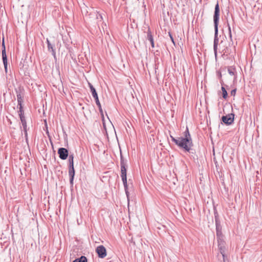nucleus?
I'll return each instance as SVG.
<instances>
[{
    "instance_id": "obj_15",
    "label": "nucleus",
    "mask_w": 262,
    "mask_h": 262,
    "mask_svg": "<svg viewBox=\"0 0 262 262\" xmlns=\"http://www.w3.org/2000/svg\"><path fill=\"white\" fill-rule=\"evenodd\" d=\"M89 86L90 87L91 92L94 98L96 99L98 98V94L96 92L95 88L93 86V85L91 83H89Z\"/></svg>"
},
{
    "instance_id": "obj_28",
    "label": "nucleus",
    "mask_w": 262,
    "mask_h": 262,
    "mask_svg": "<svg viewBox=\"0 0 262 262\" xmlns=\"http://www.w3.org/2000/svg\"><path fill=\"white\" fill-rule=\"evenodd\" d=\"M50 142H51V145H52V147H53V144L52 140H51V139L50 138Z\"/></svg>"
},
{
    "instance_id": "obj_9",
    "label": "nucleus",
    "mask_w": 262,
    "mask_h": 262,
    "mask_svg": "<svg viewBox=\"0 0 262 262\" xmlns=\"http://www.w3.org/2000/svg\"><path fill=\"white\" fill-rule=\"evenodd\" d=\"M75 171L73 166H69V176L70 177V183L72 186L75 176Z\"/></svg>"
},
{
    "instance_id": "obj_31",
    "label": "nucleus",
    "mask_w": 262,
    "mask_h": 262,
    "mask_svg": "<svg viewBox=\"0 0 262 262\" xmlns=\"http://www.w3.org/2000/svg\"><path fill=\"white\" fill-rule=\"evenodd\" d=\"M219 76H220V77H221V76H222V75H221V73H220Z\"/></svg>"
},
{
    "instance_id": "obj_25",
    "label": "nucleus",
    "mask_w": 262,
    "mask_h": 262,
    "mask_svg": "<svg viewBox=\"0 0 262 262\" xmlns=\"http://www.w3.org/2000/svg\"><path fill=\"white\" fill-rule=\"evenodd\" d=\"M236 92V89H234L231 91L230 94L231 96H234Z\"/></svg>"
},
{
    "instance_id": "obj_1",
    "label": "nucleus",
    "mask_w": 262,
    "mask_h": 262,
    "mask_svg": "<svg viewBox=\"0 0 262 262\" xmlns=\"http://www.w3.org/2000/svg\"><path fill=\"white\" fill-rule=\"evenodd\" d=\"M170 137L172 142L185 151H190L191 147L193 146L192 140L187 127L183 133V137H178L176 139L170 135Z\"/></svg>"
},
{
    "instance_id": "obj_21",
    "label": "nucleus",
    "mask_w": 262,
    "mask_h": 262,
    "mask_svg": "<svg viewBox=\"0 0 262 262\" xmlns=\"http://www.w3.org/2000/svg\"><path fill=\"white\" fill-rule=\"evenodd\" d=\"M222 91V94H223V97L224 99H226L228 96V93L225 89V88L224 86H222L221 88Z\"/></svg>"
},
{
    "instance_id": "obj_10",
    "label": "nucleus",
    "mask_w": 262,
    "mask_h": 262,
    "mask_svg": "<svg viewBox=\"0 0 262 262\" xmlns=\"http://www.w3.org/2000/svg\"><path fill=\"white\" fill-rule=\"evenodd\" d=\"M23 102L17 103H18L17 108H18V115H19L20 121L26 119L25 116L24 115V111L23 109Z\"/></svg>"
},
{
    "instance_id": "obj_23",
    "label": "nucleus",
    "mask_w": 262,
    "mask_h": 262,
    "mask_svg": "<svg viewBox=\"0 0 262 262\" xmlns=\"http://www.w3.org/2000/svg\"><path fill=\"white\" fill-rule=\"evenodd\" d=\"M95 102H96V103L97 105L99 107V110L101 114H102L103 112H102V108H101V104H100V101L99 100V98H97L96 99H95Z\"/></svg>"
},
{
    "instance_id": "obj_2",
    "label": "nucleus",
    "mask_w": 262,
    "mask_h": 262,
    "mask_svg": "<svg viewBox=\"0 0 262 262\" xmlns=\"http://www.w3.org/2000/svg\"><path fill=\"white\" fill-rule=\"evenodd\" d=\"M220 9L218 2L215 6L214 12L213 14V23L214 27V37L213 41V51L215 57L217 56V46L219 41L218 38V26L219 23Z\"/></svg>"
},
{
    "instance_id": "obj_6",
    "label": "nucleus",
    "mask_w": 262,
    "mask_h": 262,
    "mask_svg": "<svg viewBox=\"0 0 262 262\" xmlns=\"http://www.w3.org/2000/svg\"><path fill=\"white\" fill-rule=\"evenodd\" d=\"M96 252L99 258H103L106 256V250L103 245H100L96 248Z\"/></svg>"
},
{
    "instance_id": "obj_7",
    "label": "nucleus",
    "mask_w": 262,
    "mask_h": 262,
    "mask_svg": "<svg viewBox=\"0 0 262 262\" xmlns=\"http://www.w3.org/2000/svg\"><path fill=\"white\" fill-rule=\"evenodd\" d=\"M58 154L59 155L60 159L64 160L67 159L69 156V151L66 148L60 147L58 149Z\"/></svg>"
},
{
    "instance_id": "obj_12",
    "label": "nucleus",
    "mask_w": 262,
    "mask_h": 262,
    "mask_svg": "<svg viewBox=\"0 0 262 262\" xmlns=\"http://www.w3.org/2000/svg\"><path fill=\"white\" fill-rule=\"evenodd\" d=\"M47 43L48 46V50L49 52L52 53V55L54 56V58L56 59V52L55 49H54V46H53L48 39H47Z\"/></svg>"
},
{
    "instance_id": "obj_22",
    "label": "nucleus",
    "mask_w": 262,
    "mask_h": 262,
    "mask_svg": "<svg viewBox=\"0 0 262 262\" xmlns=\"http://www.w3.org/2000/svg\"><path fill=\"white\" fill-rule=\"evenodd\" d=\"M214 219H215V222L216 223H220V221L219 217V214L216 211V210H214Z\"/></svg>"
},
{
    "instance_id": "obj_30",
    "label": "nucleus",
    "mask_w": 262,
    "mask_h": 262,
    "mask_svg": "<svg viewBox=\"0 0 262 262\" xmlns=\"http://www.w3.org/2000/svg\"><path fill=\"white\" fill-rule=\"evenodd\" d=\"M221 83L222 85L223 86L224 83L222 80L221 81Z\"/></svg>"
},
{
    "instance_id": "obj_5",
    "label": "nucleus",
    "mask_w": 262,
    "mask_h": 262,
    "mask_svg": "<svg viewBox=\"0 0 262 262\" xmlns=\"http://www.w3.org/2000/svg\"><path fill=\"white\" fill-rule=\"evenodd\" d=\"M24 89L21 86H19L15 89L17 103L24 102Z\"/></svg>"
},
{
    "instance_id": "obj_13",
    "label": "nucleus",
    "mask_w": 262,
    "mask_h": 262,
    "mask_svg": "<svg viewBox=\"0 0 262 262\" xmlns=\"http://www.w3.org/2000/svg\"><path fill=\"white\" fill-rule=\"evenodd\" d=\"M218 242L219 248L220 249L221 254H222V257L223 258V260L224 261V260H225V246L224 245V241L223 240H222V242H221V241H219V242Z\"/></svg>"
},
{
    "instance_id": "obj_24",
    "label": "nucleus",
    "mask_w": 262,
    "mask_h": 262,
    "mask_svg": "<svg viewBox=\"0 0 262 262\" xmlns=\"http://www.w3.org/2000/svg\"><path fill=\"white\" fill-rule=\"evenodd\" d=\"M227 26H228V31H229V37H230V40H232V34H231V27L230 26V25L228 23L227 24Z\"/></svg>"
},
{
    "instance_id": "obj_19",
    "label": "nucleus",
    "mask_w": 262,
    "mask_h": 262,
    "mask_svg": "<svg viewBox=\"0 0 262 262\" xmlns=\"http://www.w3.org/2000/svg\"><path fill=\"white\" fill-rule=\"evenodd\" d=\"M2 48H3L2 51V58H7V55H6V48H5V46L4 39H3V42H2Z\"/></svg>"
},
{
    "instance_id": "obj_27",
    "label": "nucleus",
    "mask_w": 262,
    "mask_h": 262,
    "mask_svg": "<svg viewBox=\"0 0 262 262\" xmlns=\"http://www.w3.org/2000/svg\"><path fill=\"white\" fill-rule=\"evenodd\" d=\"M188 152H189L190 154H193L195 153L194 150H193L192 148H191V150H190V151H188Z\"/></svg>"
},
{
    "instance_id": "obj_11",
    "label": "nucleus",
    "mask_w": 262,
    "mask_h": 262,
    "mask_svg": "<svg viewBox=\"0 0 262 262\" xmlns=\"http://www.w3.org/2000/svg\"><path fill=\"white\" fill-rule=\"evenodd\" d=\"M21 123L22 124V126L23 127V130H24V132L25 134V140H26V142H28V133H27L28 128H27V124L26 120L25 119V120H21Z\"/></svg>"
},
{
    "instance_id": "obj_18",
    "label": "nucleus",
    "mask_w": 262,
    "mask_h": 262,
    "mask_svg": "<svg viewBox=\"0 0 262 262\" xmlns=\"http://www.w3.org/2000/svg\"><path fill=\"white\" fill-rule=\"evenodd\" d=\"M68 163L69 166L74 165V155L73 154L69 155Z\"/></svg>"
},
{
    "instance_id": "obj_8",
    "label": "nucleus",
    "mask_w": 262,
    "mask_h": 262,
    "mask_svg": "<svg viewBox=\"0 0 262 262\" xmlns=\"http://www.w3.org/2000/svg\"><path fill=\"white\" fill-rule=\"evenodd\" d=\"M215 226H216V238H217V242H219V241H221V242H222V240H223L222 239L223 234L222 232V226L221 225V223H216Z\"/></svg>"
},
{
    "instance_id": "obj_17",
    "label": "nucleus",
    "mask_w": 262,
    "mask_h": 262,
    "mask_svg": "<svg viewBox=\"0 0 262 262\" xmlns=\"http://www.w3.org/2000/svg\"><path fill=\"white\" fill-rule=\"evenodd\" d=\"M72 262H88V259L85 256H81L80 257L76 258Z\"/></svg>"
},
{
    "instance_id": "obj_26",
    "label": "nucleus",
    "mask_w": 262,
    "mask_h": 262,
    "mask_svg": "<svg viewBox=\"0 0 262 262\" xmlns=\"http://www.w3.org/2000/svg\"><path fill=\"white\" fill-rule=\"evenodd\" d=\"M169 36L170 37V39H171L172 42L174 44V41L172 35L170 34V32H169Z\"/></svg>"
},
{
    "instance_id": "obj_16",
    "label": "nucleus",
    "mask_w": 262,
    "mask_h": 262,
    "mask_svg": "<svg viewBox=\"0 0 262 262\" xmlns=\"http://www.w3.org/2000/svg\"><path fill=\"white\" fill-rule=\"evenodd\" d=\"M228 73L231 76H234L236 73L235 68L233 66H230L228 68Z\"/></svg>"
},
{
    "instance_id": "obj_20",
    "label": "nucleus",
    "mask_w": 262,
    "mask_h": 262,
    "mask_svg": "<svg viewBox=\"0 0 262 262\" xmlns=\"http://www.w3.org/2000/svg\"><path fill=\"white\" fill-rule=\"evenodd\" d=\"M4 68H5V71L6 73L8 72V61H7V58H2Z\"/></svg>"
},
{
    "instance_id": "obj_29",
    "label": "nucleus",
    "mask_w": 262,
    "mask_h": 262,
    "mask_svg": "<svg viewBox=\"0 0 262 262\" xmlns=\"http://www.w3.org/2000/svg\"><path fill=\"white\" fill-rule=\"evenodd\" d=\"M46 133L48 135V136H49V137L50 138L49 133V132L48 130L47 131Z\"/></svg>"
},
{
    "instance_id": "obj_14",
    "label": "nucleus",
    "mask_w": 262,
    "mask_h": 262,
    "mask_svg": "<svg viewBox=\"0 0 262 262\" xmlns=\"http://www.w3.org/2000/svg\"><path fill=\"white\" fill-rule=\"evenodd\" d=\"M146 39H148L151 44V47L154 48L155 47L154 37L151 34V32L149 28H148L147 32V36Z\"/></svg>"
},
{
    "instance_id": "obj_3",
    "label": "nucleus",
    "mask_w": 262,
    "mask_h": 262,
    "mask_svg": "<svg viewBox=\"0 0 262 262\" xmlns=\"http://www.w3.org/2000/svg\"><path fill=\"white\" fill-rule=\"evenodd\" d=\"M127 166L126 161L124 159V158L122 155L120 154V167H121V177L122 180V182L123 184V186L124 187V190L125 192V194L127 198V200L129 201V192L128 191V185L127 182V176H126V168Z\"/></svg>"
},
{
    "instance_id": "obj_4",
    "label": "nucleus",
    "mask_w": 262,
    "mask_h": 262,
    "mask_svg": "<svg viewBox=\"0 0 262 262\" xmlns=\"http://www.w3.org/2000/svg\"><path fill=\"white\" fill-rule=\"evenodd\" d=\"M234 114L231 113L225 116H223L221 118V123L227 125L232 124L234 122Z\"/></svg>"
}]
</instances>
